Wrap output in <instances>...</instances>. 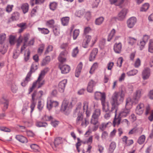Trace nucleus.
Here are the masks:
<instances>
[{
	"instance_id": "nucleus-1",
	"label": "nucleus",
	"mask_w": 153,
	"mask_h": 153,
	"mask_svg": "<svg viewBox=\"0 0 153 153\" xmlns=\"http://www.w3.org/2000/svg\"><path fill=\"white\" fill-rule=\"evenodd\" d=\"M82 103L81 102H78L76 105V109L74 111V114L77 116L76 120V123L77 125L80 124V122L82 120L83 115V113L85 112L87 117H88L90 114L91 110L88 108V103L86 101L83 103L82 108Z\"/></svg>"
},
{
	"instance_id": "nucleus-2",
	"label": "nucleus",
	"mask_w": 153,
	"mask_h": 153,
	"mask_svg": "<svg viewBox=\"0 0 153 153\" xmlns=\"http://www.w3.org/2000/svg\"><path fill=\"white\" fill-rule=\"evenodd\" d=\"M124 96L123 90L119 92L115 91L113 93L111 97L112 101L111 102L112 110L117 109L116 105H118L123 102Z\"/></svg>"
},
{
	"instance_id": "nucleus-3",
	"label": "nucleus",
	"mask_w": 153,
	"mask_h": 153,
	"mask_svg": "<svg viewBox=\"0 0 153 153\" xmlns=\"http://www.w3.org/2000/svg\"><path fill=\"white\" fill-rule=\"evenodd\" d=\"M48 71V68H47L41 71L37 80L33 83L32 87L29 89V94H30L35 88L37 87V88H39L44 84L45 81L43 79Z\"/></svg>"
},
{
	"instance_id": "nucleus-4",
	"label": "nucleus",
	"mask_w": 153,
	"mask_h": 153,
	"mask_svg": "<svg viewBox=\"0 0 153 153\" xmlns=\"http://www.w3.org/2000/svg\"><path fill=\"white\" fill-rule=\"evenodd\" d=\"M99 93L100 96V100L102 106V109L103 112H107L111 111V104L108 101L106 100V95L105 93L100 92L96 91V94Z\"/></svg>"
},
{
	"instance_id": "nucleus-5",
	"label": "nucleus",
	"mask_w": 153,
	"mask_h": 153,
	"mask_svg": "<svg viewBox=\"0 0 153 153\" xmlns=\"http://www.w3.org/2000/svg\"><path fill=\"white\" fill-rule=\"evenodd\" d=\"M72 102L68 100H64L62 103L61 111L66 115L68 114L73 107Z\"/></svg>"
},
{
	"instance_id": "nucleus-6",
	"label": "nucleus",
	"mask_w": 153,
	"mask_h": 153,
	"mask_svg": "<svg viewBox=\"0 0 153 153\" xmlns=\"http://www.w3.org/2000/svg\"><path fill=\"white\" fill-rule=\"evenodd\" d=\"M58 102L51 99L50 98H48L47 103V108L49 110H51L53 107H56L59 105Z\"/></svg>"
},
{
	"instance_id": "nucleus-7",
	"label": "nucleus",
	"mask_w": 153,
	"mask_h": 153,
	"mask_svg": "<svg viewBox=\"0 0 153 153\" xmlns=\"http://www.w3.org/2000/svg\"><path fill=\"white\" fill-rule=\"evenodd\" d=\"M143 94V92L142 89H137L134 93L132 99L134 100V102L135 103H137L140 98Z\"/></svg>"
},
{
	"instance_id": "nucleus-8",
	"label": "nucleus",
	"mask_w": 153,
	"mask_h": 153,
	"mask_svg": "<svg viewBox=\"0 0 153 153\" xmlns=\"http://www.w3.org/2000/svg\"><path fill=\"white\" fill-rule=\"evenodd\" d=\"M151 75V70L148 68H145L142 72V76L144 80L148 79Z\"/></svg>"
},
{
	"instance_id": "nucleus-9",
	"label": "nucleus",
	"mask_w": 153,
	"mask_h": 153,
	"mask_svg": "<svg viewBox=\"0 0 153 153\" xmlns=\"http://www.w3.org/2000/svg\"><path fill=\"white\" fill-rule=\"evenodd\" d=\"M137 22V19L134 17H132L129 19L127 21V25L128 27L130 28H132Z\"/></svg>"
},
{
	"instance_id": "nucleus-10",
	"label": "nucleus",
	"mask_w": 153,
	"mask_h": 153,
	"mask_svg": "<svg viewBox=\"0 0 153 153\" xmlns=\"http://www.w3.org/2000/svg\"><path fill=\"white\" fill-rule=\"evenodd\" d=\"M144 109V104L143 103H140L137 106L135 112L137 114L141 115L143 113Z\"/></svg>"
},
{
	"instance_id": "nucleus-11",
	"label": "nucleus",
	"mask_w": 153,
	"mask_h": 153,
	"mask_svg": "<svg viewBox=\"0 0 153 153\" xmlns=\"http://www.w3.org/2000/svg\"><path fill=\"white\" fill-rule=\"evenodd\" d=\"M128 10L127 9H122L118 14L117 18L118 19L122 20H123L125 17L127 13Z\"/></svg>"
},
{
	"instance_id": "nucleus-12",
	"label": "nucleus",
	"mask_w": 153,
	"mask_h": 153,
	"mask_svg": "<svg viewBox=\"0 0 153 153\" xmlns=\"http://www.w3.org/2000/svg\"><path fill=\"white\" fill-rule=\"evenodd\" d=\"M59 68L61 70L62 73L63 74L68 73L70 70V66L67 65H59Z\"/></svg>"
},
{
	"instance_id": "nucleus-13",
	"label": "nucleus",
	"mask_w": 153,
	"mask_h": 153,
	"mask_svg": "<svg viewBox=\"0 0 153 153\" xmlns=\"http://www.w3.org/2000/svg\"><path fill=\"white\" fill-rule=\"evenodd\" d=\"M117 109H115V117L113 121V125L114 126L116 125H119L120 124L121 120V117H120L119 115L118 116L117 115Z\"/></svg>"
},
{
	"instance_id": "nucleus-14",
	"label": "nucleus",
	"mask_w": 153,
	"mask_h": 153,
	"mask_svg": "<svg viewBox=\"0 0 153 153\" xmlns=\"http://www.w3.org/2000/svg\"><path fill=\"white\" fill-rule=\"evenodd\" d=\"M130 109L125 108L121 110L119 115L121 117H125L129 114Z\"/></svg>"
},
{
	"instance_id": "nucleus-15",
	"label": "nucleus",
	"mask_w": 153,
	"mask_h": 153,
	"mask_svg": "<svg viewBox=\"0 0 153 153\" xmlns=\"http://www.w3.org/2000/svg\"><path fill=\"white\" fill-rule=\"evenodd\" d=\"M137 103L134 102V100L132 98L131 99V98H128L126 100L125 108L130 109L133 104Z\"/></svg>"
},
{
	"instance_id": "nucleus-16",
	"label": "nucleus",
	"mask_w": 153,
	"mask_h": 153,
	"mask_svg": "<svg viewBox=\"0 0 153 153\" xmlns=\"http://www.w3.org/2000/svg\"><path fill=\"white\" fill-rule=\"evenodd\" d=\"M67 83V80L66 79L63 80L59 83V90L61 92H63L64 91Z\"/></svg>"
},
{
	"instance_id": "nucleus-17",
	"label": "nucleus",
	"mask_w": 153,
	"mask_h": 153,
	"mask_svg": "<svg viewBox=\"0 0 153 153\" xmlns=\"http://www.w3.org/2000/svg\"><path fill=\"white\" fill-rule=\"evenodd\" d=\"M67 53L68 52L66 51L61 52L58 57V60L60 62L62 63L65 61L66 59L65 57Z\"/></svg>"
},
{
	"instance_id": "nucleus-18",
	"label": "nucleus",
	"mask_w": 153,
	"mask_h": 153,
	"mask_svg": "<svg viewBox=\"0 0 153 153\" xmlns=\"http://www.w3.org/2000/svg\"><path fill=\"white\" fill-rule=\"evenodd\" d=\"M122 49V44L120 42L115 43L114 46V49L117 53H120Z\"/></svg>"
},
{
	"instance_id": "nucleus-19",
	"label": "nucleus",
	"mask_w": 153,
	"mask_h": 153,
	"mask_svg": "<svg viewBox=\"0 0 153 153\" xmlns=\"http://www.w3.org/2000/svg\"><path fill=\"white\" fill-rule=\"evenodd\" d=\"M82 66V62H80L78 65L75 72L76 77H78L80 74Z\"/></svg>"
},
{
	"instance_id": "nucleus-20",
	"label": "nucleus",
	"mask_w": 153,
	"mask_h": 153,
	"mask_svg": "<svg viewBox=\"0 0 153 153\" xmlns=\"http://www.w3.org/2000/svg\"><path fill=\"white\" fill-rule=\"evenodd\" d=\"M95 84V82L92 80H91L88 83L87 87V91L90 93L92 92L93 91V88Z\"/></svg>"
},
{
	"instance_id": "nucleus-21",
	"label": "nucleus",
	"mask_w": 153,
	"mask_h": 153,
	"mask_svg": "<svg viewBox=\"0 0 153 153\" xmlns=\"http://www.w3.org/2000/svg\"><path fill=\"white\" fill-rule=\"evenodd\" d=\"M31 76V73H28L24 81L21 83V85L23 87H25L27 84L28 82L30 80V77Z\"/></svg>"
},
{
	"instance_id": "nucleus-22",
	"label": "nucleus",
	"mask_w": 153,
	"mask_h": 153,
	"mask_svg": "<svg viewBox=\"0 0 153 153\" xmlns=\"http://www.w3.org/2000/svg\"><path fill=\"white\" fill-rule=\"evenodd\" d=\"M43 92L42 91H40L38 93L36 91H35L32 95L31 100H32V96L33 94H34V101L36 99L40 98L43 95Z\"/></svg>"
},
{
	"instance_id": "nucleus-23",
	"label": "nucleus",
	"mask_w": 153,
	"mask_h": 153,
	"mask_svg": "<svg viewBox=\"0 0 153 153\" xmlns=\"http://www.w3.org/2000/svg\"><path fill=\"white\" fill-rule=\"evenodd\" d=\"M112 124L111 122H108L106 123H103L99 126V128L102 131L104 130L107 127L110 126Z\"/></svg>"
},
{
	"instance_id": "nucleus-24",
	"label": "nucleus",
	"mask_w": 153,
	"mask_h": 153,
	"mask_svg": "<svg viewBox=\"0 0 153 153\" xmlns=\"http://www.w3.org/2000/svg\"><path fill=\"white\" fill-rule=\"evenodd\" d=\"M16 138L19 142L22 143H26L27 142V139L25 137L20 135L16 136Z\"/></svg>"
},
{
	"instance_id": "nucleus-25",
	"label": "nucleus",
	"mask_w": 153,
	"mask_h": 153,
	"mask_svg": "<svg viewBox=\"0 0 153 153\" xmlns=\"http://www.w3.org/2000/svg\"><path fill=\"white\" fill-rule=\"evenodd\" d=\"M29 5L27 3H25L22 5L21 8L24 14L28 12L29 10Z\"/></svg>"
},
{
	"instance_id": "nucleus-26",
	"label": "nucleus",
	"mask_w": 153,
	"mask_h": 153,
	"mask_svg": "<svg viewBox=\"0 0 153 153\" xmlns=\"http://www.w3.org/2000/svg\"><path fill=\"white\" fill-rule=\"evenodd\" d=\"M51 60V58L49 56H47L44 58L42 62L41 65L44 66L48 64Z\"/></svg>"
},
{
	"instance_id": "nucleus-27",
	"label": "nucleus",
	"mask_w": 153,
	"mask_h": 153,
	"mask_svg": "<svg viewBox=\"0 0 153 153\" xmlns=\"http://www.w3.org/2000/svg\"><path fill=\"white\" fill-rule=\"evenodd\" d=\"M34 94H33L32 96V100H31V104L30 106L31 108L30 113H31L34 110L36 105V102L34 101Z\"/></svg>"
},
{
	"instance_id": "nucleus-28",
	"label": "nucleus",
	"mask_w": 153,
	"mask_h": 153,
	"mask_svg": "<svg viewBox=\"0 0 153 153\" xmlns=\"http://www.w3.org/2000/svg\"><path fill=\"white\" fill-rule=\"evenodd\" d=\"M37 65L35 62L33 63L30 68V71L28 73H31V75L32 73L34 72L37 69Z\"/></svg>"
},
{
	"instance_id": "nucleus-29",
	"label": "nucleus",
	"mask_w": 153,
	"mask_h": 153,
	"mask_svg": "<svg viewBox=\"0 0 153 153\" xmlns=\"http://www.w3.org/2000/svg\"><path fill=\"white\" fill-rule=\"evenodd\" d=\"M116 147V143L114 142H112L110 143L108 149L109 152L110 153L113 152L115 149Z\"/></svg>"
},
{
	"instance_id": "nucleus-30",
	"label": "nucleus",
	"mask_w": 153,
	"mask_h": 153,
	"mask_svg": "<svg viewBox=\"0 0 153 153\" xmlns=\"http://www.w3.org/2000/svg\"><path fill=\"white\" fill-rule=\"evenodd\" d=\"M19 14L18 12H16L12 14L10 19L13 21L19 19Z\"/></svg>"
},
{
	"instance_id": "nucleus-31",
	"label": "nucleus",
	"mask_w": 153,
	"mask_h": 153,
	"mask_svg": "<svg viewBox=\"0 0 153 153\" xmlns=\"http://www.w3.org/2000/svg\"><path fill=\"white\" fill-rule=\"evenodd\" d=\"M148 51L151 53H153V39L149 40V43Z\"/></svg>"
},
{
	"instance_id": "nucleus-32",
	"label": "nucleus",
	"mask_w": 153,
	"mask_h": 153,
	"mask_svg": "<svg viewBox=\"0 0 153 153\" xmlns=\"http://www.w3.org/2000/svg\"><path fill=\"white\" fill-rule=\"evenodd\" d=\"M57 3L55 2L50 3L49 4V7L50 9L52 10H55L57 7Z\"/></svg>"
},
{
	"instance_id": "nucleus-33",
	"label": "nucleus",
	"mask_w": 153,
	"mask_h": 153,
	"mask_svg": "<svg viewBox=\"0 0 153 153\" xmlns=\"http://www.w3.org/2000/svg\"><path fill=\"white\" fill-rule=\"evenodd\" d=\"M62 142V138L60 137L56 138L54 140V145L55 147H57L59 144Z\"/></svg>"
},
{
	"instance_id": "nucleus-34",
	"label": "nucleus",
	"mask_w": 153,
	"mask_h": 153,
	"mask_svg": "<svg viewBox=\"0 0 153 153\" xmlns=\"http://www.w3.org/2000/svg\"><path fill=\"white\" fill-rule=\"evenodd\" d=\"M36 126L40 127H45L48 126V124L45 122H42L40 121H37L36 123Z\"/></svg>"
},
{
	"instance_id": "nucleus-35",
	"label": "nucleus",
	"mask_w": 153,
	"mask_h": 153,
	"mask_svg": "<svg viewBox=\"0 0 153 153\" xmlns=\"http://www.w3.org/2000/svg\"><path fill=\"white\" fill-rule=\"evenodd\" d=\"M124 0H110L111 4H114L116 5H119L122 4Z\"/></svg>"
},
{
	"instance_id": "nucleus-36",
	"label": "nucleus",
	"mask_w": 153,
	"mask_h": 153,
	"mask_svg": "<svg viewBox=\"0 0 153 153\" xmlns=\"http://www.w3.org/2000/svg\"><path fill=\"white\" fill-rule=\"evenodd\" d=\"M59 28L57 26H55L53 27V31L54 34L56 36H58L59 34Z\"/></svg>"
},
{
	"instance_id": "nucleus-37",
	"label": "nucleus",
	"mask_w": 153,
	"mask_h": 153,
	"mask_svg": "<svg viewBox=\"0 0 153 153\" xmlns=\"http://www.w3.org/2000/svg\"><path fill=\"white\" fill-rule=\"evenodd\" d=\"M69 18L68 17H63L61 19V22L63 26H66L68 24Z\"/></svg>"
},
{
	"instance_id": "nucleus-38",
	"label": "nucleus",
	"mask_w": 153,
	"mask_h": 153,
	"mask_svg": "<svg viewBox=\"0 0 153 153\" xmlns=\"http://www.w3.org/2000/svg\"><path fill=\"white\" fill-rule=\"evenodd\" d=\"M44 105V102L39 100L37 103V108L39 111H41Z\"/></svg>"
},
{
	"instance_id": "nucleus-39",
	"label": "nucleus",
	"mask_w": 153,
	"mask_h": 153,
	"mask_svg": "<svg viewBox=\"0 0 153 153\" xmlns=\"http://www.w3.org/2000/svg\"><path fill=\"white\" fill-rule=\"evenodd\" d=\"M95 52L96 50L94 49L91 53L89 58V60L90 61H93L95 59L96 56Z\"/></svg>"
},
{
	"instance_id": "nucleus-40",
	"label": "nucleus",
	"mask_w": 153,
	"mask_h": 153,
	"mask_svg": "<svg viewBox=\"0 0 153 153\" xmlns=\"http://www.w3.org/2000/svg\"><path fill=\"white\" fill-rule=\"evenodd\" d=\"M137 70L134 69L128 72L126 74L128 76H130L136 75L137 74Z\"/></svg>"
},
{
	"instance_id": "nucleus-41",
	"label": "nucleus",
	"mask_w": 153,
	"mask_h": 153,
	"mask_svg": "<svg viewBox=\"0 0 153 153\" xmlns=\"http://www.w3.org/2000/svg\"><path fill=\"white\" fill-rule=\"evenodd\" d=\"M105 40L102 39L100 40L99 42L98 45L101 49H104L105 44Z\"/></svg>"
},
{
	"instance_id": "nucleus-42",
	"label": "nucleus",
	"mask_w": 153,
	"mask_h": 153,
	"mask_svg": "<svg viewBox=\"0 0 153 153\" xmlns=\"http://www.w3.org/2000/svg\"><path fill=\"white\" fill-rule=\"evenodd\" d=\"M128 41L129 44L133 45L136 42L137 39L134 38L129 37L128 38Z\"/></svg>"
},
{
	"instance_id": "nucleus-43",
	"label": "nucleus",
	"mask_w": 153,
	"mask_h": 153,
	"mask_svg": "<svg viewBox=\"0 0 153 153\" xmlns=\"http://www.w3.org/2000/svg\"><path fill=\"white\" fill-rule=\"evenodd\" d=\"M38 29L39 31L42 33L44 34H48L49 32V30H48V29L46 28L38 27Z\"/></svg>"
},
{
	"instance_id": "nucleus-44",
	"label": "nucleus",
	"mask_w": 153,
	"mask_h": 153,
	"mask_svg": "<svg viewBox=\"0 0 153 153\" xmlns=\"http://www.w3.org/2000/svg\"><path fill=\"white\" fill-rule=\"evenodd\" d=\"M116 33L115 30L114 29H113L111 31V32L108 35L107 40L108 41H110L112 39L114 35Z\"/></svg>"
},
{
	"instance_id": "nucleus-45",
	"label": "nucleus",
	"mask_w": 153,
	"mask_h": 153,
	"mask_svg": "<svg viewBox=\"0 0 153 153\" xmlns=\"http://www.w3.org/2000/svg\"><path fill=\"white\" fill-rule=\"evenodd\" d=\"M6 38V34L4 33L0 34V44H2L4 43Z\"/></svg>"
},
{
	"instance_id": "nucleus-46",
	"label": "nucleus",
	"mask_w": 153,
	"mask_h": 153,
	"mask_svg": "<svg viewBox=\"0 0 153 153\" xmlns=\"http://www.w3.org/2000/svg\"><path fill=\"white\" fill-rule=\"evenodd\" d=\"M30 146L31 148L33 149V151L35 152H36L39 151V147L38 145L36 144H32L30 145Z\"/></svg>"
},
{
	"instance_id": "nucleus-47",
	"label": "nucleus",
	"mask_w": 153,
	"mask_h": 153,
	"mask_svg": "<svg viewBox=\"0 0 153 153\" xmlns=\"http://www.w3.org/2000/svg\"><path fill=\"white\" fill-rule=\"evenodd\" d=\"M114 110H112V107H111V111L107 112H105V113L104 115V117L105 119L108 120L111 117V112Z\"/></svg>"
},
{
	"instance_id": "nucleus-48",
	"label": "nucleus",
	"mask_w": 153,
	"mask_h": 153,
	"mask_svg": "<svg viewBox=\"0 0 153 153\" xmlns=\"http://www.w3.org/2000/svg\"><path fill=\"white\" fill-rule=\"evenodd\" d=\"M30 54V51L29 50L27 51L26 53L24 54V60L25 62H27L29 59Z\"/></svg>"
},
{
	"instance_id": "nucleus-49",
	"label": "nucleus",
	"mask_w": 153,
	"mask_h": 153,
	"mask_svg": "<svg viewBox=\"0 0 153 153\" xmlns=\"http://www.w3.org/2000/svg\"><path fill=\"white\" fill-rule=\"evenodd\" d=\"M145 140V137L144 135H142L140 136L138 140V143L140 144H143Z\"/></svg>"
},
{
	"instance_id": "nucleus-50",
	"label": "nucleus",
	"mask_w": 153,
	"mask_h": 153,
	"mask_svg": "<svg viewBox=\"0 0 153 153\" xmlns=\"http://www.w3.org/2000/svg\"><path fill=\"white\" fill-rule=\"evenodd\" d=\"M9 42L11 45H14L15 42V36L11 35L9 37Z\"/></svg>"
},
{
	"instance_id": "nucleus-51",
	"label": "nucleus",
	"mask_w": 153,
	"mask_h": 153,
	"mask_svg": "<svg viewBox=\"0 0 153 153\" xmlns=\"http://www.w3.org/2000/svg\"><path fill=\"white\" fill-rule=\"evenodd\" d=\"M79 33V29H76L74 30L73 33V37L74 39H76Z\"/></svg>"
},
{
	"instance_id": "nucleus-52",
	"label": "nucleus",
	"mask_w": 153,
	"mask_h": 153,
	"mask_svg": "<svg viewBox=\"0 0 153 153\" xmlns=\"http://www.w3.org/2000/svg\"><path fill=\"white\" fill-rule=\"evenodd\" d=\"M149 7V4L148 3L144 4L141 7L140 11H145L148 10Z\"/></svg>"
},
{
	"instance_id": "nucleus-53",
	"label": "nucleus",
	"mask_w": 153,
	"mask_h": 153,
	"mask_svg": "<svg viewBox=\"0 0 153 153\" xmlns=\"http://www.w3.org/2000/svg\"><path fill=\"white\" fill-rule=\"evenodd\" d=\"M91 123L94 125H96V112L93 113L91 121Z\"/></svg>"
},
{
	"instance_id": "nucleus-54",
	"label": "nucleus",
	"mask_w": 153,
	"mask_h": 153,
	"mask_svg": "<svg viewBox=\"0 0 153 153\" xmlns=\"http://www.w3.org/2000/svg\"><path fill=\"white\" fill-rule=\"evenodd\" d=\"M104 21V18L102 17H100L96 19V25H100Z\"/></svg>"
},
{
	"instance_id": "nucleus-55",
	"label": "nucleus",
	"mask_w": 153,
	"mask_h": 153,
	"mask_svg": "<svg viewBox=\"0 0 153 153\" xmlns=\"http://www.w3.org/2000/svg\"><path fill=\"white\" fill-rule=\"evenodd\" d=\"M14 6L13 5H7L6 7V10L7 12L10 13L12 10L13 7Z\"/></svg>"
},
{
	"instance_id": "nucleus-56",
	"label": "nucleus",
	"mask_w": 153,
	"mask_h": 153,
	"mask_svg": "<svg viewBox=\"0 0 153 153\" xmlns=\"http://www.w3.org/2000/svg\"><path fill=\"white\" fill-rule=\"evenodd\" d=\"M11 90L13 93H16L18 90V88L15 84H12L11 86Z\"/></svg>"
},
{
	"instance_id": "nucleus-57",
	"label": "nucleus",
	"mask_w": 153,
	"mask_h": 153,
	"mask_svg": "<svg viewBox=\"0 0 153 153\" xmlns=\"http://www.w3.org/2000/svg\"><path fill=\"white\" fill-rule=\"evenodd\" d=\"M5 102H8V101L7 98V96L6 95H4L0 100V103H3Z\"/></svg>"
},
{
	"instance_id": "nucleus-58",
	"label": "nucleus",
	"mask_w": 153,
	"mask_h": 153,
	"mask_svg": "<svg viewBox=\"0 0 153 153\" xmlns=\"http://www.w3.org/2000/svg\"><path fill=\"white\" fill-rule=\"evenodd\" d=\"M146 43V42L143 40L140 41V43L139 44V46L140 50H142L144 48Z\"/></svg>"
},
{
	"instance_id": "nucleus-59",
	"label": "nucleus",
	"mask_w": 153,
	"mask_h": 153,
	"mask_svg": "<svg viewBox=\"0 0 153 153\" xmlns=\"http://www.w3.org/2000/svg\"><path fill=\"white\" fill-rule=\"evenodd\" d=\"M79 52V50L78 49V47H76L74 48L72 53V56L73 57H75Z\"/></svg>"
},
{
	"instance_id": "nucleus-60",
	"label": "nucleus",
	"mask_w": 153,
	"mask_h": 153,
	"mask_svg": "<svg viewBox=\"0 0 153 153\" xmlns=\"http://www.w3.org/2000/svg\"><path fill=\"white\" fill-rule=\"evenodd\" d=\"M54 23V21L53 20L51 19L47 21L46 25L47 26L51 27L53 26Z\"/></svg>"
},
{
	"instance_id": "nucleus-61",
	"label": "nucleus",
	"mask_w": 153,
	"mask_h": 153,
	"mask_svg": "<svg viewBox=\"0 0 153 153\" xmlns=\"http://www.w3.org/2000/svg\"><path fill=\"white\" fill-rule=\"evenodd\" d=\"M123 61V59L122 57L119 58L117 61V66L120 67H121Z\"/></svg>"
},
{
	"instance_id": "nucleus-62",
	"label": "nucleus",
	"mask_w": 153,
	"mask_h": 153,
	"mask_svg": "<svg viewBox=\"0 0 153 153\" xmlns=\"http://www.w3.org/2000/svg\"><path fill=\"white\" fill-rule=\"evenodd\" d=\"M81 125L84 127H86L88 124L89 122L86 119L82 121Z\"/></svg>"
},
{
	"instance_id": "nucleus-63",
	"label": "nucleus",
	"mask_w": 153,
	"mask_h": 153,
	"mask_svg": "<svg viewBox=\"0 0 153 153\" xmlns=\"http://www.w3.org/2000/svg\"><path fill=\"white\" fill-rule=\"evenodd\" d=\"M140 65V61L139 58L137 59L135 61L134 66L135 68H138Z\"/></svg>"
},
{
	"instance_id": "nucleus-64",
	"label": "nucleus",
	"mask_w": 153,
	"mask_h": 153,
	"mask_svg": "<svg viewBox=\"0 0 153 153\" xmlns=\"http://www.w3.org/2000/svg\"><path fill=\"white\" fill-rule=\"evenodd\" d=\"M96 69V63H94L93 65L90 69V71H89L90 73L91 74H93L95 70Z\"/></svg>"
}]
</instances>
